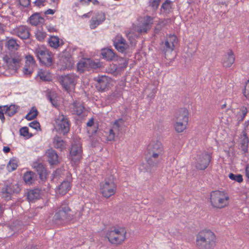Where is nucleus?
<instances>
[{"label":"nucleus","instance_id":"f257e3e1","mask_svg":"<svg viewBox=\"0 0 249 249\" xmlns=\"http://www.w3.org/2000/svg\"><path fill=\"white\" fill-rule=\"evenodd\" d=\"M71 209L66 202H64L58 207L52 219L53 224L57 225H65L73 218V215L71 214Z\"/></svg>","mask_w":249,"mask_h":249},{"label":"nucleus","instance_id":"f03ea898","mask_svg":"<svg viewBox=\"0 0 249 249\" xmlns=\"http://www.w3.org/2000/svg\"><path fill=\"white\" fill-rule=\"evenodd\" d=\"M215 240L213 232L210 230H203L196 236V246L199 249H213L215 245Z\"/></svg>","mask_w":249,"mask_h":249},{"label":"nucleus","instance_id":"7ed1b4c3","mask_svg":"<svg viewBox=\"0 0 249 249\" xmlns=\"http://www.w3.org/2000/svg\"><path fill=\"white\" fill-rule=\"evenodd\" d=\"M229 197L227 194L220 191H213L210 195V202L214 208L221 209L228 204Z\"/></svg>","mask_w":249,"mask_h":249},{"label":"nucleus","instance_id":"20e7f679","mask_svg":"<svg viewBox=\"0 0 249 249\" xmlns=\"http://www.w3.org/2000/svg\"><path fill=\"white\" fill-rule=\"evenodd\" d=\"M126 231L123 228L112 227L106 233V237L112 244H119L125 239Z\"/></svg>","mask_w":249,"mask_h":249},{"label":"nucleus","instance_id":"39448f33","mask_svg":"<svg viewBox=\"0 0 249 249\" xmlns=\"http://www.w3.org/2000/svg\"><path fill=\"white\" fill-rule=\"evenodd\" d=\"M35 53L41 65L49 68L53 64V54L48 50L39 48L36 50Z\"/></svg>","mask_w":249,"mask_h":249},{"label":"nucleus","instance_id":"423d86ee","mask_svg":"<svg viewBox=\"0 0 249 249\" xmlns=\"http://www.w3.org/2000/svg\"><path fill=\"white\" fill-rule=\"evenodd\" d=\"M55 129L57 131L64 135L70 131V122L69 119L63 114L59 115L55 120Z\"/></svg>","mask_w":249,"mask_h":249},{"label":"nucleus","instance_id":"0eeeda50","mask_svg":"<svg viewBox=\"0 0 249 249\" xmlns=\"http://www.w3.org/2000/svg\"><path fill=\"white\" fill-rule=\"evenodd\" d=\"M100 190L104 197L109 198L116 193V185L113 180L105 179V182L101 184Z\"/></svg>","mask_w":249,"mask_h":249},{"label":"nucleus","instance_id":"6e6552de","mask_svg":"<svg viewBox=\"0 0 249 249\" xmlns=\"http://www.w3.org/2000/svg\"><path fill=\"white\" fill-rule=\"evenodd\" d=\"M82 144L79 140L73 141L70 151L71 159L75 163L78 162L82 159Z\"/></svg>","mask_w":249,"mask_h":249},{"label":"nucleus","instance_id":"1a4fd4ad","mask_svg":"<svg viewBox=\"0 0 249 249\" xmlns=\"http://www.w3.org/2000/svg\"><path fill=\"white\" fill-rule=\"evenodd\" d=\"M20 191V189L18 184H13L8 182L4 183L1 193L3 198L6 200H9L11 199L12 194L19 193Z\"/></svg>","mask_w":249,"mask_h":249},{"label":"nucleus","instance_id":"9d476101","mask_svg":"<svg viewBox=\"0 0 249 249\" xmlns=\"http://www.w3.org/2000/svg\"><path fill=\"white\" fill-rule=\"evenodd\" d=\"M212 157L207 152H203L197 155L196 159L195 167L197 170H204L209 165Z\"/></svg>","mask_w":249,"mask_h":249},{"label":"nucleus","instance_id":"9b49d317","mask_svg":"<svg viewBox=\"0 0 249 249\" xmlns=\"http://www.w3.org/2000/svg\"><path fill=\"white\" fill-rule=\"evenodd\" d=\"M59 81L63 88L68 91L74 88L75 76L73 74L62 75L59 77Z\"/></svg>","mask_w":249,"mask_h":249},{"label":"nucleus","instance_id":"f8f14e48","mask_svg":"<svg viewBox=\"0 0 249 249\" xmlns=\"http://www.w3.org/2000/svg\"><path fill=\"white\" fill-rule=\"evenodd\" d=\"M177 41V36L170 35L164 42L160 43V49L165 54V58L167 59V53H171L174 49V43Z\"/></svg>","mask_w":249,"mask_h":249},{"label":"nucleus","instance_id":"ddd939ff","mask_svg":"<svg viewBox=\"0 0 249 249\" xmlns=\"http://www.w3.org/2000/svg\"><path fill=\"white\" fill-rule=\"evenodd\" d=\"M148 155H152L153 157H161L163 153V147L160 141L151 142L147 147Z\"/></svg>","mask_w":249,"mask_h":249},{"label":"nucleus","instance_id":"4468645a","mask_svg":"<svg viewBox=\"0 0 249 249\" xmlns=\"http://www.w3.org/2000/svg\"><path fill=\"white\" fill-rule=\"evenodd\" d=\"M59 63L63 69H69L73 66V60L69 52H63L60 55Z\"/></svg>","mask_w":249,"mask_h":249},{"label":"nucleus","instance_id":"2eb2a0df","mask_svg":"<svg viewBox=\"0 0 249 249\" xmlns=\"http://www.w3.org/2000/svg\"><path fill=\"white\" fill-rule=\"evenodd\" d=\"M12 34L22 39H27L30 37V33L28 27L21 25L16 27L12 30Z\"/></svg>","mask_w":249,"mask_h":249},{"label":"nucleus","instance_id":"dca6fc26","mask_svg":"<svg viewBox=\"0 0 249 249\" xmlns=\"http://www.w3.org/2000/svg\"><path fill=\"white\" fill-rule=\"evenodd\" d=\"M113 45L116 49L120 53H125L129 48L126 40L122 36H117L113 41Z\"/></svg>","mask_w":249,"mask_h":249},{"label":"nucleus","instance_id":"f3484780","mask_svg":"<svg viewBox=\"0 0 249 249\" xmlns=\"http://www.w3.org/2000/svg\"><path fill=\"white\" fill-rule=\"evenodd\" d=\"M3 60L8 69L16 71L19 67L21 58L19 56L11 58L5 56L3 57Z\"/></svg>","mask_w":249,"mask_h":249},{"label":"nucleus","instance_id":"a211bd4d","mask_svg":"<svg viewBox=\"0 0 249 249\" xmlns=\"http://www.w3.org/2000/svg\"><path fill=\"white\" fill-rule=\"evenodd\" d=\"M235 61V56L231 50H229L223 56L222 63L223 67L229 68L234 63Z\"/></svg>","mask_w":249,"mask_h":249},{"label":"nucleus","instance_id":"6ab92c4d","mask_svg":"<svg viewBox=\"0 0 249 249\" xmlns=\"http://www.w3.org/2000/svg\"><path fill=\"white\" fill-rule=\"evenodd\" d=\"M106 19V15L102 12H97L95 16L92 17L90 20V27L92 29H94L97 26L101 24Z\"/></svg>","mask_w":249,"mask_h":249},{"label":"nucleus","instance_id":"aec40b11","mask_svg":"<svg viewBox=\"0 0 249 249\" xmlns=\"http://www.w3.org/2000/svg\"><path fill=\"white\" fill-rule=\"evenodd\" d=\"M188 122V111L185 108H180L175 114L174 121Z\"/></svg>","mask_w":249,"mask_h":249},{"label":"nucleus","instance_id":"412c9836","mask_svg":"<svg viewBox=\"0 0 249 249\" xmlns=\"http://www.w3.org/2000/svg\"><path fill=\"white\" fill-rule=\"evenodd\" d=\"M46 155L47 157V161L51 165H56L59 163L58 156L56 151L53 149H48Z\"/></svg>","mask_w":249,"mask_h":249},{"label":"nucleus","instance_id":"4be33fe9","mask_svg":"<svg viewBox=\"0 0 249 249\" xmlns=\"http://www.w3.org/2000/svg\"><path fill=\"white\" fill-rule=\"evenodd\" d=\"M34 168L36 169L42 181L47 178V173L44 166L41 163L35 162L34 163Z\"/></svg>","mask_w":249,"mask_h":249},{"label":"nucleus","instance_id":"5701e85b","mask_svg":"<svg viewBox=\"0 0 249 249\" xmlns=\"http://www.w3.org/2000/svg\"><path fill=\"white\" fill-rule=\"evenodd\" d=\"M101 54L103 57L107 61L114 60L117 55L113 50L109 48H104L101 50Z\"/></svg>","mask_w":249,"mask_h":249},{"label":"nucleus","instance_id":"b1692460","mask_svg":"<svg viewBox=\"0 0 249 249\" xmlns=\"http://www.w3.org/2000/svg\"><path fill=\"white\" fill-rule=\"evenodd\" d=\"M108 84L107 78L106 76L99 77L95 85L97 90L105 91Z\"/></svg>","mask_w":249,"mask_h":249},{"label":"nucleus","instance_id":"393cba45","mask_svg":"<svg viewBox=\"0 0 249 249\" xmlns=\"http://www.w3.org/2000/svg\"><path fill=\"white\" fill-rule=\"evenodd\" d=\"M5 45L8 49L11 51L18 50L20 46L17 42V40L12 37L7 38Z\"/></svg>","mask_w":249,"mask_h":249},{"label":"nucleus","instance_id":"a878e982","mask_svg":"<svg viewBox=\"0 0 249 249\" xmlns=\"http://www.w3.org/2000/svg\"><path fill=\"white\" fill-rule=\"evenodd\" d=\"M40 190L35 189L28 191L27 198L29 201H34L40 197Z\"/></svg>","mask_w":249,"mask_h":249},{"label":"nucleus","instance_id":"bb28decb","mask_svg":"<svg viewBox=\"0 0 249 249\" xmlns=\"http://www.w3.org/2000/svg\"><path fill=\"white\" fill-rule=\"evenodd\" d=\"M30 22L34 26H36L44 22V19L38 13H35L30 17Z\"/></svg>","mask_w":249,"mask_h":249},{"label":"nucleus","instance_id":"cd10ccee","mask_svg":"<svg viewBox=\"0 0 249 249\" xmlns=\"http://www.w3.org/2000/svg\"><path fill=\"white\" fill-rule=\"evenodd\" d=\"M72 106V111L73 113L78 116L80 115L83 113L85 109L83 103L80 102H74L73 103Z\"/></svg>","mask_w":249,"mask_h":249},{"label":"nucleus","instance_id":"c85d7f7f","mask_svg":"<svg viewBox=\"0 0 249 249\" xmlns=\"http://www.w3.org/2000/svg\"><path fill=\"white\" fill-rule=\"evenodd\" d=\"M70 182L68 181H63L59 186L58 193L61 195H65L71 189Z\"/></svg>","mask_w":249,"mask_h":249},{"label":"nucleus","instance_id":"c756f323","mask_svg":"<svg viewBox=\"0 0 249 249\" xmlns=\"http://www.w3.org/2000/svg\"><path fill=\"white\" fill-rule=\"evenodd\" d=\"M161 158V157L160 156L153 157L152 155L148 154L146 157L147 162L151 167L156 166L159 164Z\"/></svg>","mask_w":249,"mask_h":249},{"label":"nucleus","instance_id":"7c9ffc66","mask_svg":"<svg viewBox=\"0 0 249 249\" xmlns=\"http://www.w3.org/2000/svg\"><path fill=\"white\" fill-rule=\"evenodd\" d=\"M53 145L56 149H59L61 151L65 148V142L60 137L56 136L53 138Z\"/></svg>","mask_w":249,"mask_h":249},{"label":"nucleus","instance_id":"2f4dec72","mask_svg":"<svg viewBox=\"0 0 249 249\" xmlns=\"http://www.w3.org/2000/svg\"><path fill=\"white\" fill-rule=\"evenodd\" d=\"M88 71L101 67V64L98 61L95 62L90 58H87Z\"/></svg>","mask_w":249,"mask_h":249},{"label":"nucleus","instance_id":"473e14b6","mask_svg":"<svg viewBox=\"0 0 249 249\" xmlns=\"http://www.w3.org/2000/svg\"><path fill=\"white\" fill-rule=\"evenodd\" d=\"M87 58H83L80 60L77 64L78 71L83 73L85 71H88Z\"/></svg>","mask_w":249,"mask_h":249},{"label":"nucleus","instance_id":"72a5a7b5","mask_svg":"<svg viewBox=\"0 0 249 249\" xmlns=\"http://www.w3.org/2000/svg\"><path fill=\"white\" fill-rule=\"evenodd\" d=\"M175 124L174 127L176 131L178 133L182 132L186 128L188 123H186L184 121V122H180L178 121H175Z\"/></svg>","mask_w":249,"mask_h":249},{"label":"nucleus","instance_id":"f704fd0d","mask_svg":"<svg viewBox=\"0 0 249 249\" xmlns=\"http://www.w3.org/2000/svg\"><path fill=\"white\" fill-rule=\"evenodd\" d=\"M5 107V114H7L10 117L13 116L18 112V107L15 105H11L9 107L6 106Z\"/></svg>","mask_w":249,"mask_h":249},{"label":"nucleus","instance_id":"c9c22d12","mask_svg":"<svg viewBox=\"0 0 249 249\" xmlns=\"http://www.w3.org/2000/svg\"><path fill=\"white\" fill-rule=\"evenodd\" d=\"M48 43L51 47L55 49L63 44V43L61 44H60L59 38L58 37L56 36H52L49 39Z\"/></svg>","mask_w":249,"mask_h":249},{"label":"nucleus","instance_id":"e433bc0d","mask_svg":"<svg viewBox=\"0 0 249 249\" xmlns=\"http://www.w3.org/2000/svg\"><path fill=\"white\" fill-rule=\"evenodd\" d=\"M37 76L39 77L40 79L44 81H50L51 80L50 74L47 71L42 69L38 71Z\"/></svg>","mask_w":249,"mask_h":249},{"label":"nucleus","instance_id":"4c0bfd02","mask_svg":"<svg viewBox=\"0 0 249 249\" xmlns=\"http://www.w3.org/2000/svg\"><path fill=\"white\" fill-rule=\"evenodd\" d=\"M35 173L32 171L27 172L24 175V180L26 183H32L34 179Z\"/></svg>","mask_w":249,"mask_h":249},{"label":"nucleus","instance_id":"58836bf2","mask_svg":"<svg viewBox=\"0 0 249 249\" xmlns=\"http://www.w3.org/2000/svg\"><path fill=\"white\" fill-rule=\"evenodd\" d=\"M18 167V160L16 158L11 159L8 162L7 168L10 171L15 170Z\"/></svg>","mask_w":249,"mask_h":249},{"label":"nucleus","instance_id":"ea45409f","mask_svg":"<svg viewBox=\"0 0 249 249\" xmlns=\"http://www.w3.org/2000/svg\"><path fill=\"white\" fill-rule=\"evenodd\" d=\"M38 114V111L37 109L33 107L30 111L26 115L25 118L29 121L34 119L36 118Z\"/></svg>","mask_w":249,"mask_h":249},{"label":"nucleus","instance_id":"a19ab883","mask_svg":"<svg viewBox=\"0 0 249 249\" xmlns=\"http://www.w3.org/2000/svg\"><path fill=\"white\" fill-rule=\"evenodd\" d=\"M172 2L170 0H165L162 3L161 8L163 10L164 12L169 13L172 8Z\"/></svg>","mask_w":249,"mask_h":249},{"label":"nucleus","instance_id":"79ce46f5","mask_svg":"<svg viewBox=\"0 0 249 249\" xmlns=\"http://www.w3.org/2000/svg\"><path fill=\"white\" fill-rule=\"evenodd\" d=\"M19 133L21 136L26 137L27 139H29L33 136L32 133L29 132V129L27 126L21 127L19 130Z\"/></svg>","mask_w":249,"mask_h":249},{"label":"nucleus","instance_id":"37998d69","mask_svg":"<svg viewBox=\"0 0 249 249\" xmlns=\"http://www.w3.org/2000/svg\"><path fill=\"white\" fill-rule=\"evenodd\" d=\"M46 33L45 32L41 30L38 29L36 33V37L37 40L42 41L46 37Z\"/></svg>","mask_w":249,"mask_h":249},{"label":"nucleus","instance_id":"c03bdc74","mask_svg":"<svg viewBox=\"0 0 249 249\" xmlns=\"http://www.w3.org/2000/svg\"><path fill=\"white\" fill-rule=\"evenodd\" d=\"M160 2V0H149L148 3L153 10L156 11L158 9Z\"/></svg>","mask_w":249,"mask_h":249},{"label":"nucleus","instance_id":"a18cd8bd","mask_svg":"<svg viewBox=\"0 0 249 249\" xmlns=\"http://www.w3.org/2000/svg\"><path fill=\"white\" fill-rule=\"evenodd\" d=\"M229 177L231 179L237 181L239 183L242 182L243 180V177L241 174L235 175L233 173H230L229 175Z\"/></svg>","mask_w":249,"mask_h":249},{"label":"nucleus","instance_id":"49530a36","mask_svg":"<svg viewBox=\"0 0 249 249\" xmlns=\"http://www.w3.org/2000/svg\"><path fill=\"white\" fill-rule=\"evenodd\" d=\"M26 59L25 65H27L34 68L36 66V61L33 56L30 55L26 56Z\"/></svg>","mask_w":249,"mask_h":249},{"label":"nucleus","instance_id":"de8ad7c7","mask_svg":"<svg viewBox=\"0 0 249 249\" xmlns=\"http://www.w3.org/2000/svg\"><path fill=\"white\" fill-rule=\"evenodd\" d=\"M123 62L120 63L116 69L118 71H123L127 67L128 65V61L126 59H122Z\"/></svg>","mask_w":249,"mask_h":249},{"label":"nucleus","instance_id":"09e8293b","mask_svg":"<svg viewBox=\"0 0 249 249\" xmlns=\"http://www.w3.org/2000/svg\"><path fill=\"white\" fill-rule=\"evenodd\" d=\"M124 122V120L122 118L115 120L113 126V129L114 130H118L119 128L121 126L122 124H123Z\"/></svg>","mask_w":249,"mask_h":249},{"label":"nucleus","instance_id":"8fccbe9b","mask_svg":"<svg viewBox=\"0 0 249 249\" xmlns=\"http://www.w3.org/2000/svg\"><path fill=\"white\" fill-rule=\"evenodd\" d=\"M47 99L50 101L53 107L57 106V101L54 98V94L49 93L47 94Z\"/></svg>","mask_w":249,"mask_h":249},{"label":"nucleus","instance_id":"3c124183","mask_svg":"<svg viewBox=\"0 0 249 249\" xmlns=\"http://www.w3.org/2000/svg\"><path fill=\"white\" fill-rule=\"evenodd\" d=\"M34 69V68H32L30 66L25 65V67L23 68V72L25 75H30L33 72Z\"/></svg>","mask_w":249,"mask_h":249},{"label":"nucleus","instance_id":"603ef678","mask_svg":"<svg viewBox=\"0 0 249 249\" xmlns=\"http://www.w3.org/2000/svg\"><path fill=\"white\" fill-rule=\"evenodd\" d=\"M248 143L249 140L248 138H244L242 141L241 147H242V150L244 152H246L248 151Z\"/></svg>","mask_w":249,"mask_h":249},{"label":"nucleus","instance_id":"864d4df0","mask_svg":"<svg viewBox=\"0 0 249 249\" xmlns=\"http://www.w3.org/2000/svg\"><path fill=\"white\" fill-rule=\"evenodd\" d=\"M29 126L36 130L40 129V124L38 122L34 121L29 124Z\"/></svg>","mask_w":249,"mask_h":249},{"label":"nucleus","instance_id":"5fc2aeb1","mask_svg":"<svg viewBox=\"0 0 249 249\" xmlns=\"http://www.w3.org/2000/svg\"><path fill=\"white\" fill-rule=\"evenodd\" d=\"M5 107L6 106L0 107V119L2 122H4L5 121L4 113H5Z\"/></svg>","mask_w":249,"mask_h":249},{"label":"nucleus","instance_id":"6e6d98bb","mask_svg":"<svg viewBox=\"0 0 249 249\" xmlns=\"http://www.w3.org/2000/svg\"><path fill=\"white\" fill-rule=\"evenodd\" d=\"M45 2L46 0H36L34 2V3L35 6L40 7L41 6H44Z\"/></svg>","mask_w":249,"mask_h":249},{"label":"nucleus","instance_id":"4d7b16f0","mask_svg":"<svg viewBox=\"0 0 249 249\" xmlns=\"http://www.w3.org/2000/svg\"><path fill=\"white\" fill-rule=\"evenodd\" d=\"M239 112H240V114L243 115V117H244L246 116L248 112V110L246 107L242 106L240 108V111Z\"/></svg>","mask_w":249,"mask_h":249},{"label":"nucleus","instance_id":"13d9d810","mask_svg":"<svg viewBox=\"0 0 249 249\" xmlns=\"http://www.w3.org/2000/svg\"><path fill=\"white\" fill-rule=\"evenodd\" d=\"M20 4L23 7H28L30 5V0H19Z\"/></svg>","mask_w":249,"mask_h":249},{"label":"nucleus","instance_id":"bf43d9fd","mask_svg":"<svg viewBox=\"0 0 249 249\" xmlns=\"http://www.w3.org/2000/svg\"><path fill=\"white\" fill-rule=\"evenodd\" d=\"M237 120L238 122H242L245 119V116L243 117V115L240 114V112H238L237 114Z\"/></svg>","mask_w":249,"mask_h":249},{"label":"nucleus","instance_id":"052dcab7","mask_svg":"<svg viewBox=\"0 0 249 249\" xmlns=\"http://www.w3.org/2000/svg\"><path fill=\"white\" fill-rule=\"evenodd\" d=\"M246 176L248 178V180L249 182V164H247L246 167L245 169Z\"/></svg>","mask_w":249,"mask_h":249},{"label":"nucleus","instance_id":"680f3d73","mask_svg":"<svg viewBox=\"0 0 249 249\" xmlns=\"http://www.w3.org/2000/svg\"><path fill=\"white\" fill-rule=\"evenodd\" d=\"M115 133L114 132V129L113 128L112 129H110L109 130V138L110 140L113 139L114 138Z\"/></svg>","mask_w":249,"mask_h":249},{"label":"nucleus","instance_id":"e2e57ef3","mask_svg":"<svg viewBox=\"0 0 249 249\" xmlns=\"http://www.w3.org/2000/svg\"><path fill=\"white\" fill-rule=\"evenodd\" d=\"M248 87L246 86L243 91L244 95L247 98L249 96V90L248 89Z\"/></svg>","mask_w":249,"mask_h":249},{"label":"nucleus","instance_id":"0e129e2a","mask_svg":"<svg viewBox=\"0 0 249 249\" xmlns=\"http://www.w3.org/2000/svg\"><path fill=\"white\" fill-rule=\"evenodd\" d=\"M55 11V10L49 9L47 10V11H46L45 12L44 14L45 15H53Z\"/></svg>","mask_w":249,"mask_h":249},{"label":"nucleus","instance_id":"69168bd1","mask_svg":"<svg viewBox=\"0 0 249 249\" xmlns=\"http://www.w3.org/2000/svg\"><path fill=\"white\" fill-rule=\"evenodd\" d=\"M94 124V119L93 118H91L90 119L89 121L87 123V125L88 126H91L93 125Z\"/></svg>","mask_w":249,"mask_h":249},{"label":"nucleus","instance_id":"338daca9","mask_svg":"<svg viewBox=\"0 0 249 249\" xmlns=\"http://www.w3.org/2000/svg\"><path fill=\"white\" fill-rule=\"evenodd\" d=\"M24 249H37L36 248V246L33 245H30L27 246Z\"/></svg>","mask_w":249,"mask_h":249},{"label":"nucleus","instance_id":"774afa93","mask_svg":"<svg viewBox=\"0 0 249 249\" xmlns=\"http://www.w3.org/2000/svg\"><path fill=\"white\" fill-rule=\"evenodd\" d=\"M3 151L4 153H7L10 152V148L8 146H4L3 148Z\"/></svg>","mask_w":249,"mask_h":249}]
</instances>
